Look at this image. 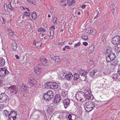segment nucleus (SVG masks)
<instances>
[{"instance_id": "25", "label": "nucleus", "mask_w": 120, "mask_h": 120, "mask_svg": "<svg viewBox=\"0 0 120 120\" xmlns=\"http://www.w3.org/2000/svg\"><path fill=\"white\" fill-rule=\"evenodd\" d=\"M111 10L112 11L113 14L115 9H116V8L114 4H112L111 6L110 7Z\"/></svg>"}, {"instance_id": "31", "label": "nucleus", "mask_w": 120, "mask_h": 120, "mask_svg": "<svg viewBox=\"0 0 120 120\" xmlns=\"http://www.w3.org/2000/svg\"><path fill=\"white\" fill-rule=\"evenodd\" d=\"M95 32V30L94 29H91L88 30V32L87 33H90V34L91 35H94V33Z\"/></svg>"}, {"instance_id": "16", "label": "nucleus", "mask_w": 120, "mask_h": 120, "mask_svg": "<svg viewBox=\"0 0 120 120\" xmlns=\"http://www.w3.org/2000/svg\"><path fill=\"white\" fill-rule=\"evenodd\" d=\"M42 71L41 69V68L37 67L35 68L34 70L35 73L37 75H40L41 72Z\"/></svg>"}, {"instance_id": "1", "label": "nucleus", "mask_w": 120, "mask_h": 120, "mask_svg": "<svg viewBox=\"0 0 120 120\" xmlns=\"http://www.w3.org/2000/svg\"><path fill=\"white\" fill-rule=\"evenodd\" d=\"M54 94L53 92L51 90H49L44 93L43 97L44 100L46 101H49L53 98Z\"/></svg>"}, {"instance_id": "18", "label": "nucleus", "mask_w": 120, "mask_h": 120, "mask_svg": "<svg viewBox=\"0 0 120 120\" xmlns=\"http://www.w3.org/2000/svg\"><path fill=\"white\" fill-rule=\"evenodd\" d=\"M5 63L4 59L2 57L0 58V67H3Z\"/></svg>"}, {"instance_id": "53", "label": "nucleus", "mask_w": 120, "mask_h": 120, "mask_svg": "<svg viewBox=\"0 0 120 120\" xmlns=\"http://www.w3.org/2000/svg\"><path fill=\"white\" fill-rule=\"evenodd\" d=\"M99 14V11H97V15H96V16L94 18V19H95L98 18V15Z\"/></svg>"}, {"instance_id": "2", "label": "nucleus", "mask_w": 120, "mask_h": 120, "mask_svg": "<svg viewBox=\"0 0 120 120\" xmlns=\"http://www.w3.org/2000/svg\"><path fill=\"white\" fill-rule=\"evenodd\" d=\"M76 98L79 101L83 102L85 101L86 96L85 93L81 91H78L76 94Z\"/></svg>"}, {"instance_id": "7", "label": "nucleus", "mask_w": 120, "mask_h": 120, "mask_svg": "<svg viewBox=\"0 0 120 120\" xmlns=\"http://www.w3.org/2000/svg\"><path fill=\"white\" fill-rule=\"evenodd\" d=\"M9 73V72L6 69L3 68H0V77H3L5 76L8 75Z\"/></svg>"}, {"instance_id": "55", "label": "nucleus", "mask_w": 120, "mask_h": 120, "mask_svg": "<svg viewBox=\"0 0 120 120\" xmlns=\"http://www.w3.org/2000/svg\"><path fill=\"white\" fill-rule=\"evenodd\" d=\"M21 8H22L23 9H24V10H25V9H26L28 11H29L28 12H30V10L28 8H24V7H22Z\"/></svg>"}, {"instance_id": "57", "label": "nucleus", "mask_w": 120, "mask_h": 120, "mask_svg": "<svg viewBox=\"0 0 120 120\" xmlns=\"http://www.w3.org/2000/svg\"><path fill=\"white\" fill-rule=\"evenodd\" d=\"M50 34H51V33H52V34H53L54 33V31L52 30L51 28H50Z\"/></svg>"}, {"instance_id": "8", "label": "nucleus", "mask_w": 120, "mask_h": 120, "mask_svg": "<svg viewBox=\"0 0 120 120\" xmlns=\"http://www.w3.org/2000/svg\"><path fill=\"white\" fill-rule=\"evenodd\" d=\"M112 44L115 45L118 44L120 42V37L118 35H116L111 40Z\"/></svg>"}, {"instance_id": "37", "label": "nucleus", "mask_w": 120, "mask_h": 120, "mask_svg": "<svg viewBox=\"0 0 120 120\" xmlns=\"http://www.w3.org/2000/svg\"><path fill=\"white\" fill-rule=\"evenodd\" d=\"M40 113V111L36 109H34V111L33 112L32 114H33L35 115H38L39 113Z\"/></svg>"}, {"instance_id": "22", "label": "nucleus", "mask_w": 120, "mask_h": 120, "mask_svg": "<svg viewBox=\"0 0 120 120\" xmlns=\"http://www.w3.org/2000/svg\"><path fill=\"white\" fill-rule=\"evenodd\" d=\"M18 91V89L16 87L12 90H11V93L12 95H15L16 94Z\"/></svg>"}, {"instance_id": "45", "label": "nucleus", "mask_w": 120, "mask_h": 120, "mask_svg": "<svg viewBox=\"0 0 120 120\" xmlns=\"http://www.w3.org/2000/svg\"><path fill=\"white\" fill-rule=\"evenodd\" d=\"M1 18L3 20V22L2 23V24H5L6 22V21L4 17L1 16Z\"/></svg>"}, {"instance_id": "30", "label": "nucleus", "mask_w": 120, "mask_h": 120, "mask_svg": "<svg viewBox=\"0 0 120 120\" xmlns=\"http://www.w3.org/2000/svg\"><path fill=\"white\" fill-rule=\"evenodd\" d=\"M53 107L52 106H50L47 109L48 112H52L53 111Z\"/></svg>"}, {"instance_id": "42", "label": "nucleus", "mask_w": 120, "mask_h": 120, "mask_svg": "<svg viewBox=\"0 0 120 120\" xmlns=\"http://www.w3.org/2000/svg\"><path fill=\"white\" fill-rule=\"evenodd\" d=\"M16 88L15 86L14 85H12L11 86L9 87H8V89L10 90H12L13 89H14V88Z\"/></svg>"}, {"instance_id": "5", "label": "nucleus", "mask_w": 120, "mask_h": 120, "mask_svg": "<svg viewBox=\"0 0 120 120\" xmlns=\"http://www.w3.org/2000/svg\"><path fill=\"white\" fill-rule=\"evenodd\" d=\"M8 96L4 93L0 94V102L8 103L9 100Z\"/></svg>"}, {"instance_id": "64", "label": "nucleus", "mask_w": 120, "mask_h": 120, "mask_svg": "<svg viewBox=\"0 0 120 120\" xmlns=\"http://www.w3.org/2000/svg\"><path fill=\"white\" fill-rule=\"evenodd\" d=\"M119 70H117V73L119 75V76H120V71H119Z\"/></svg>"}, {"instance_id": "48", "label": "nucleus", "mask_w": 120, "mask_h": 120, "mask_svg": "<svg viewBox=\"0 0 120 120\" xmlns=\"http://www.w3.org/2000/svg\"><path fill=\"white\" fill-rule=\"evenodd\" d=\"M57 18L56 17H54L53 18V23L55 24V23H56V22L57 21Z\"/></svg>"}, {"instance_id": "17", "label": "nucleus", "mask_w": 120, "mask_h": 120, "mask_svg": "<svg viewBox=\"0 0 120 120\" xmlns=\"http://www.w3.org/2000/svg\"><path fill=\"white\" fill-rule=\"evenodd\" d=\"M97 70L96 69L91 70L89 73V76L90 77H94L97 72Z\"/></svg>"}, {"instance_id": "34", "label": "nucleus", "mask_w": 120, "mask_h": 120, "mask_svg": "<svg viewBox=\"0 0 120 120\" xmlns=\"http://www.w3.org/2000/svg\"><path fill=\"white\" fill-rule=\"evenodd\" d=\"M27 87L25 86V85L23 84L22 86L21 89L22 91H24L27 90Z\"/></svg>"}, {"instance_id": "47", "label": "nucleus", "mask_w": 120, "mask_h": 120, "mask_svg": "<svg viewBox=\"0 0 120 120\" xmlns=\"http://www.w3.org/2000/svg\"><path fill=\"white\" fill-rule=\"evenodd\" d=\"M50 57L51 59L55 61V60L56 58V56H55L54 55L51 54L50 55Z\"/></svg>"}, {"instance_id": "63", "label": "nucleus", "mask_w": 120, "mask_h": 120, "mask_svg": "<svg viewBox=\"0 0 120 120\" xmlns=\"http://www.w3.org/2000/svg\"><path fill=\"white\" fill-rule=\"evenodd\" d=\"M15 57L16 58V59H19V56L18 55H16L15 56Z\"/></svg>"}, {"instance_id": "15", "label": "nucleus", "mask_w": 120, "mask_h": 120, "mask_svg": "<svg viewBox=\"0 0 120 120\" xmlns=\"http://www.w3.org/2000/svg\"><path fill=\"white\" fill-rule=\"evenodd\" d=\"M63 76H64L63 74H62ZM64 77H65L68 80H70L73 78V75L71 73H69L68 74L64 75Z\"/></svg>"}, {"instance_id": "12", "label": "nucleus", "mask_w": 120, "mask_h": 120, "mask_svg": "<svg viewBox=\"0 0 120 120\" xmlns=\"http://www.w3.org/2000/svg\"><path fill=\"white\" fill-rule=\"evenodd\" d=\"M70 100L69 99H67L64 100L62 101V103L64 106L65 109H66L69 106Z\"/></svg>"}, {"instance_id": "26", "label": "nucleus", "mask_w": 120, "mask_h": 120, "mask_svg": "<svg viewBox=\"0 0 120 120\" xmlns=\"http://www.w3.org/2000/svg\"><path fill=\"white\" fill-rule=\"evenodd\" d=\"M89 49L90 53H92L93 52L94 49V45H91L89 48Z\"/></svg>"}, {"instance_id": "6", "label": "nucleus", "mask_w": 120, "mask_h": 120, "mask_svg": "<svg viewBox=\"0 0 120 120\" xmlns=\"http://www.w3.org/2000/svg\"><path fill=\"white\" fill-rule=\"evenodd\" d=\"M116 58L115 54L112 52L106 57V60L107 62H109L115 59Z\"/></svg>"}, {"instance_id": "41", "label": "nucleus", "mask_w": 120, "mask_h": 120, "mask_svg": "<svg viewBox=\"0 0 120 120\" xmlns=\"http://www.w3.org/2000/svg\"><path fill=\"white\" fill-rule=\"evenodd\" d=\"M38 31L40 32L41 31L45 32L46 31V30L44 28H39L38 30Z\"/></svg>"}, {"instance_id": "62", "label": "nucleus", "mask_w": 120, "mask_h": 120, "mask_svg": "<svg viewBox=\"0 0 120 120\" xmlns=\"http://www.w3.org/2000/svg\"><path fill=\"white\" fill-rule=\"evenodd\" d=\"M86 5H83L82 7V9H84L86 7Z\"/></svg>"}, {"instance_id": "29", "label": "nucleus", "mask_w": 120, "mask_h": 120, "mask_svg": "<svg viewBox=\"0 0 120 120\" xmlns=\"http://www.w3.org/2000/svg\"><path fill=\"white\" fill-rule=\"evenodd\" d=\"M113 61V62L112 64V65L116 66L118 64L119 61H118L117 59L116 60L114 59Z\"/></svg>"}, {"instance_id": "4", "label": "nucleus", "mask_w": 120, "mask_h": 120, "mask_svg": "<svg viewBox=\"0 0 120 120\" xmlns=\"http://www.w3.org/2000/svg\"><path fill=\"white\" fill-rule=\"evenodd\" d=\"M44 86L46 88H47L56 89L58 88V85L56 82H48L45 83Z\"/></svg>"}, {"instance_id": "60", "label": "nucleus", "mask_w": 120, "mask_h": 120, "mask_svg": "<svg viewBox=\"0 0 120 120\" xmlns=\"http://www.w3.org/2000/svg\"><path fill=\"white\" fill-rule=\"evenodd\" d=\"M64 47H65V48H67L68 49H69L71 48L70 47H69L68 46H65Z\"/></svg>"}, {"instance_id": "21", "label": "nucleus", "mask_w": 120, "mask_h": 120, "mask_svg": "<svg viewBox=\"0 0 120 120\" xmlns=\"http://www.w3.org/2000/svg\"><path fill=\"white\" fill-rule=\"evenodd\" d=\"M17 112L15 110H11L10 111V113L9 114V116H16L17 115Z\"/></svg>"}, {"instance_id": "61", "label": "nucleus", "mask_w": 120, "mask_h": 120, "mask_svg": "<svg viewBox=\"0 0 120 120\" xmlns=\"http://www.w3.org/2000/svg\"><path fill=\"white\" fill-rule=\"evenodd\" d=\"M67 0H61L60 2V3H63L65 1H66Z\"/></svg>"}, {"instance_id": "19", "label": "nucleus", "mask_w": 120, "mask_h": 120, "mask_svg": "<svg viewBox=\"0 0 120 120\" xmlns=\"http://www.w3.org/2000/svg\"><path fill=\"white\" fill-rule=\"evenodd\" d=\"M12 49L14 51H16L17 50V45L16 42L13 41L11 44Z\"/></svg>"}, {"instance_id": "58", "label": "nucleus", "mask_w": 120, "mask_h": 120, "mask_svg": "<svg viewBox=\"0 0 120 120\" xmlns=\"http://www.w3.org/2000/svg\"><path fill=\"white\" fill-rule=\"evenodd\" d=\"M36 44H37L38 45V46H41V43H40L39 42H36Z\"/></svg>"}, {"instance_id": "27", "label": "nucleus", "mask_w": 120, "mask_h": 120, "mask_svg": "<svg viewBox=\"0 0 120 120\" xmlns=\"http://www.w3.org/2000/svg\"><path fill=\"white\" fill-rule=\"evenodd\" d=\"M9 111L6 110H4L3 112V115H5L6 117L9 116Z\"/></svg>"}, {"instance_id": "23", "label": "nucleus", "mask_w": 120, "mask_h": 120, "mask_svg": "<svg viewBox=\"0 0 120 120\" xmlns=\"http://www.w3.org/2000/svg\"><path fill=\"white\" fill-rule=\"evenodd\" d=\"M31 16L32 18V19L34 20L36 19L37 17V14L35 12H32L31 15Z\"/></svg>"}, {"instance_id": "39", "label": "nucleus", "mask_w": 120, "mask_h": 120, "mask_svg": "<svg viewBox=\"0 0 120 120\" xmlns=\"http://www.w3.org/2000/svg\"><path fill=\"white\" fill-rule=\"evenodd\" d=\"M119 76L116 73H114V76L112 77L113 79H114L115 80H116L118 78Z\"/></svg>"}, {"instance_id": "11", "label": "nucleus", "mask_w": 120, "mask_h": 120, "mask_svg": "<svg viewBox=\"0 0 120 120\" xmlns=\"http://www.w3.org/2000/svg\"><path fill=\"white\" fill-rule=\"evenodd\" d=\"M61 98L59 94H56L55 95L54 98H53L52 101L54 103H59L60 101Z\"/></svg>"}, {"instance_id": "51", "label": "nucleus", "mask_w": 120, "mask_h": 120, "mask_svg": "<svg viewBox=\"0 0 120 120\" xmlns=\"http://www.w3.org/2000/svg\"><path fill=\"white\" fill-rule=\"evenodd\" d=\"M11 4V2H10L8 5V8L9 10H11V8H12Z\"/></svg>"}, {"instance_id": "43", "label": "nucleus", "mask_w": 120, "mask_h": 120, "mask_svg": "<svg viewBox=\"0 0 120 120\" xmlns=\"http://www.w3.org/2000/svg\"><path fill=\"white\" fill-rule=\"evenodd\" d=\"M101 102L100 101H96L95 102V105H97V106H101Z\"/></svg>"}, {"instance_id": "49", "label": "nucleus", "mask_w": 120, "mask_h": 120, "mask_svg": "<svg viewBox=\"0 0 120 120\" xmlns=\"http://www.w3.org/2000/svg\"><path fill=\"white\" fill-rule=\"evenodd\" d=\"M105 34H104L102 36V37L101 38V41H104L105 38Z\"/></svg>"}, {"instance_id": "33", "label": "nucleus", "mask_w": 120, "mask_h": 120, "mask_svg": "<svg viewBox=\"0 0 120 120\" xmlns=\"http://www.w3.org/2000/svg\"><path fill=\"white\" fill-rule=\"evenodd\" d=\"M16 118V117L15 116H8V120H15Z\"/></svg>"}, {"instance_id": "36", "label": "nucleus", "mask_w": 120, "mask_h": 120, "mask_svg": "<svg viewBox=\"0 0 120 120\" xmlns=\"http://www.w3.org/2000/svg\"><path fill=\"white\" fill-rule=\"evenodd\" d=\"M79 75L77 73H75L74 75V80H76L79 79Z\"/></svg>"}, {"instance_id": "14", "label": "nucleus", "mask_w": 120, "mask_h": 120, "mask_svg": "<svg viewBox=\"0 0 120 120\" xmlns=\"http://www.w3.org/2000/svg\"><path fill=\"white\" fill-rule=\"evenodd\" d=\"M112 49L111 47L110 46H108V47H106L104 49V52L105 55L108 54H109L110 53L112 52Z\"/></svg>"}, {"instance_id": "38", "label": "nucleus", "mask_w": 120, "mask_h": 120, "mask_svg": "<svg viewBox=\"0 0 120 120\" xmlns=\"http://www.w3.org/2000/svg\"><path fill=\"white\" fill-rule=\"evenodd\" d=\"M7 30L9 32V33L11 36H13L14 35V33L10 28H8L7 29Z\"/></svg>"}, {"instance_id": "9", "label": "nucleus", "mask_w": 120, "mask_h": 120, "mask_svg": "<svg viewBox=\"0 0 120 120\" xmlns=\"http://www.w3.org/2000/svg\"><path fill=\"white\" fill-rule=\"evenodd\" d=\"M40 61L42 65L44 66H46L48 65L49 61L44 56H42L40 58Z\"/></svg>"}, {"instance_id": "10", "label": "nucleus", "mask_w": 120, "mask_h": 120, "mask_svg": "<svg viewBox=\"0 0 120 120\" xmlns=\"http://www.w3.org/2000/svg\"><path fill=\"white\" fill-rule=\"evenodd\" d=\"M85 94L86 95L85 101L92 100L93 99V96L92 95L90 91L86 92Z\"/></svg>"}, {"instance_id": "3", "label": "nucleus", "mask_w": 120, "mask_h": 120, "mask_svg": "<svg viewBox=\"0 0 120 120\" xmlns=\"http://www.w3.org/2000/svg\"><path fill=\"white\" fill-rule=\"evenodd\" d=\"M95 106V103L93 102L88 101L85 104V109L87 112L91 111Z\"/></svg>"}, {"instance_id": "44", "label": "nucleus", "mask_w": 120, "mask_h": 120, "mask_svg": "<svg viewBox=\"0 0 120 120\" xmlns=\"http://www.w3.org/2000/svg\"><path fill=\"white\" fill-rule=\"evenodd\" d=\"M55 61L57 62H59L60 61V57L59 56H56V58L55 60Z\"/></svg>"}, {"instance_id": "56", "label": "nucleus", "mask_w": 120, "mask_h": 120, "mask_svg": "<svg viewBox=\"0 0 120 120\" xmlns=\"http://www.w3.org/2000/svg\"><path fill=\"white\" fill-rule=\"evenodd\" d=\"M117 45L116 46H115V48H117L120 47V43H119L118 44H117Z\"/></svg>"}, {"instance_id": "35", "label": "nucleus", "mask_w": 120, "mask_h": 120, "mask_svg": "<svg viewBox=\"0 0 120 120\" xmlns=\"http://www.w3.org/2000/svg\"><path fill=\"white\" fill-rule=\"evenodd\" d=\"M27 0L30 3L36 5V3L35 0Z\"/></svg>"}, {"instance_id": "13", "label": "nucleus", "mask_w": 120, "mask_h": 120, "mask_svg": "<svg viewBox=\"0 0 120 120\" xmlns=\"http://www.w3.org/2000/svg\"><path fill=\"white\" fill-rule=\"evenodd\" d=\"M79 74L82 76H83L84 77L85 79H87V74L88 72L87 71H85L82 69H81L79 71Z\"/></svg>"}, {"instance_id": "46", "label": "nucleus", "mask_w": 120, "mask_h": 120, "mask_svg": "<svg viewBox=\"0 0 120 120\" xmlns=\"http://www.w3.org/2000/svg\"><path fill=\"white\" fill-rule=\"evenodd\" d=\"M81 44L80 41H79L77 43L75 44L74 45V47L75 48H77Z\"/></svg>"}, {"instance_id": "24", "label": "nucleus", "mask_w": 120, "mask_h": 120, "mask_svg": "<svg viewBox=\"0 0 120 120\" xmlns=\"http://www.w3.org/2000/svg\"><path fill=\"white\" fill-rule=\"evenodd\" d=\"M24 16H28L29 18V20H31V19L30 18V12L27 11H25L24 13Z\"/></svg>"}, {"instance_id": "54", "label": "nucleus", "mask_w": 120, "mask_h": 120, "mask_svg": "<svg viewBox=\"0 0 120 120\" xmlns=\"http://www.w3.org/2000/svg\"><path fill=\"white\" fill-rule=\"evenodd\" d=\"M83 44L85 46H86L88 45V44L87 42H83Z\"/></svg>"}, {"instance_id": "28", "label": "nucleus", "mask_w": 120, "mask_h": 120, "mask_svg": "<svg viewBox=\"0 0 120 120\" xmlns=\"http://www.w3.org/2000/svg\"><path fill=\"white\" fill-rule=\"evenodd\" d=\"M66 115L65 114L62 113L59 116V118L60 119L63 120L66 117Z\"/></svg>"}, {"instance_id": "40", "label": "nucleus", "mask_w": 120, "mask_h": 120, "mask_svg": "<svg viewBox=\"0 0 120 120\" xmlns=\"http://www.w3.org/2000/svg\"><path fill=\"white\" fill-rule=\"evenodd\" d=\"M82 38L85 41H86L88 39V37L85 35H83L82 36Z\"/></svg>"}, {"instance_id": "50", "label": "nucleus", "mask_w": 120, "mask_h": 120, "mask_svg": "<svg viewBox=\"0 0 120 120\" xmlns=\"http://www.w3.org/2000/svg\"><path fill=\"white\" fill-rule=\"evenodd\" d=\"M68 119L69 120H73L72 119V116L70 114H69L68 116Z\"/></svg>"}, {"instance_id": "32", "label": "nucleus", "mask_w": 120, "mask_h": 120, "mask_svg": "<svg viewBox=\"0 0 120 120\" xmlns=\"http://www.w3.org/2000/svg\"><path fill=\"white\" fill-rule=\"evenodd\" d=\"M61 95L64 97H68V92L66 91L65 92L64 91H63L61 93Z\"/></svg>"}, {"instance_id": "52", "label": "nucleus", "mask_w": 120, "mask_h": 120, "mask_svg": "<svg viewBox=\"0 0 120 120\" xmlns=\"http://www.w3.org/2000/svg\"><path fill=\"white\" fill-rule=\"evenodd\" d=\"M75 2L73 0H72L70 3L68 5L69 6H70L71 5L73 4Z\"/></svg>"}, {"instance_id": "59", "label": "nucleus", "mask_w": 120, "mask_h": 120, "mask_svg": "<svg viewBox=\"0 0 120 120\" xmlns=\"http://www.w3.org/2000/svg\"><path fill=\"white\" fill-rule=\"evenodd\" d=\"M116 50V51H118V52H120V47L119 48H115Z\"/></svg>"}, {"instance_id": "20", "label": "nucleus", "mask_w": 120, "mask_h": 120, "mask_svg": "<svg viewBox=\"0 0 120 120\" xmlns=\"http://www.w3.org/2000/svg\"><path fill=\"white\" fill-rule=\"evenodd\" d=\"M28 82L31 84H35L34 82L35 81V80L32 77H29L28 79Z\"/></svg>"}]
</instances>
